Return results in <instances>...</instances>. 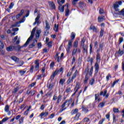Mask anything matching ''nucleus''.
<instances>
[{
	"label": "nucleus",
	"instance_id": "53",
	"mask_svg": "<svg viewBox=\"0 0 124 124\" xmlns=\"http://www.w3.org/2000/svg\"><path fill=\"white\" fill-rule=\"evenodd\" d=\"M103 20H104L103 17H99L98 18V21L99 23L102 22V21H103Z\"/></svg>",
	"mask_w": 124,
	"mask_h": 124
},
{
	"label": "nucleus",
	"instance_id": "40",
	"mask_svg": "<svg viewBox=\"0 0 124 124\" xmlns=\"http://www.w3.org/2000/svg\"><path fill=\"white\" fill-rule=\"evenodd\" d=\"M104 105H105V102L100 103L98 106V107L100 108H103Z\"/></svg>",
	"mask_w": 124,
	"mask_h": 124
},
{
	"label": "nucleus",
	"instance_id": "63",
	"mask_svg": "<svg viewBox=\"0 0 124 124\" xmlns=\"http://www.w3.org/2000/svg\"><path fill=\"white\" fill-rule=\"evenodd\" d=\"M105 121V119H102L101 120H100L98 124H103V122Z\"/></svg>",
	"mask_w": 124,
	"mask_h": 124
},
{
	"label": "nucleus",
	"instance_id": "39",
	"mask_svg": "<svg viewBox=\"0 0 124 124\" xmlns=\"http://www.w3.org/2000/svg\"><path fill=\"white\" fill-rule=\"evenodd\" d=\"M80 46L82 47H84V46H85V39H84V38L82 39L81 42Z\"/></svg>",
	"mask_w": 124,
	"mask_h": 124
},
{
	"label": "nucleus",
	"instance_id": "35",
	"mask_svg": "<svg viewBox=\"0 0 124 124\" xmlns=\"http://www.w3.org/2000/svg\"><path fill=\"white\" fill-rule=\"evenodd\" d=\"M104 45V44L103 43H101L99 45V49H98V50H101V51H102V48H103V46Z\"/></svg>",
	"mask_w": 124,
	"mask_h": 124
},
{
	"label": "nucleus",
	"instance_id": "10",
	"mask_svg": "<svg viewBox=\"0 0 124 124\" xmlns=\"http://www.w3.org/2000/svg\"><path fill=\"white\" fill-rule=\"evenodd\" d=\"M68 102V100H66L63 104L62 105V109L61 110L60 109V112H62V111H63V110H65L66 108H65V105L66 104V103Z\"/></svg>",
	"mask_w": 124,
	"mask_h": 124
},
{
	"label": "nucleus",
	"instance_id": "12",
	"mask_svg": "<svg viewBox=\"0 0 124 124\" xmlns=\"http://www.w3.org/2000/svg\"><path fill=\"white\" fill-rule=\"evenodd\" d=\"M66 9L65 10V16L67 17V16H68L69 15V13H70V11H69V9H68V5H66Z\"/></svg>",
	"mask_w": 124,
	"mask_h": 124
},
{
	"label": "nucleus",
	"instance_id": "31",
	"mask_svg": "<svg viewBox=\"0 0 124 124\" xmlns=\"http://www.w3.org/2000/svg\"><path fill=\"white\" fill-rule=\"evenodd\" d=\"M73 47H75V48L78 47V41L76 40L74 42Z\"/></svg>",
	"mask_w": 124,
	"mask_h": 124
},
{
	"label": "nucleus",
	"instance_id": "6",
	"mask_svg": "<svg viewBox=\"0 0 124 124\" xmlns=\"http://www.w3.org/2000/svg\"><path fill=\"white\" fill-rule=\"evenodd\" d=\"M36 43H37V40L35 39L34 41L31 43V44L29 46V48L30 49H31V48H33L36 45Z\"/></svg>",
	"mask_w": 124,
	"mask_h": 124
},
{
	"label": "nucleus",
	"instance_id": "11",
	"mask_svg": "<svg viewBox=\"0 0 124 124\" xmlns=\"http://www.w3.org/2000/svg\"><path fill=\"white\" fill-rule=\"evenodd\" d=\"M11 59L16 62H20V59L16 56H12Z\"/></svg>",
	"mask_w": 124,
	"mask_h": 124
},
{
	"label": "nucleus",
	"instance_id": "26",
	"mask_svg": "<svg viewBox=\"0 0 124 124\" xmlns=\"http://www.w3.org/2000/svg\"><path fill=\"white\" fill-rule=\"evenodd\" d=\"M82 109L83 112H84V113H88V112H89V109H88V108L85 107L83 106L82 107Z\"/></svg>",
	"mask_w": 124,
	"mask_h": 124
},
{
	"label": "nucleus",
	"instance_id": "17",
	"mask_svg": "<svg viewBox=\"0 0 124 124\" xmlns=\"http://www.w3.org/2000/svg\"><path fill=\"white\" fill-rule=\"evenodd\" d=\"M64 6H66V5L59 6V10H60V12H63L64 11Z\"/></svg>",
	"mask_w": 124,
	"mask_h": 124
},
{
	"label": "nucleus",
	"instance_id": "43",
	"mask_svg": "<svg viewBox=\"0 0 124 124\" xmlns=\"http://www.w3.org/2000/svg\"><path fill=\"white\" fill-rule=\"evenodd\" d=\"M118 55H120V56H122V55H124V51H121V49H119L118 51Z\"/></svg>",
	"mask_w": 124,
	"mask_h": 124
},
{
	"label": "nucleus",
	"instance_id": "62",
	"mask_svg": "<svg viewBox=\"0 0 124 124\" xmlns=\"http://www.w3.org/2000/svg\"><path fill=\"white\" fill-rule=\"evenodd\" d=\"M111 75L110 74H108V76L106 77V79L108 81H109V78H111Z\"/></svg>",
	"mask_w": 124,
	"mask_h": 124
},
{
	"label": "nucleus",
	"instance_id": "51",
	"mask_svg": "<svg viewBox=\"0 0 124 124\" xmlns=\"http://www.w3.org/2000/svg\"><path fill=\"white\" fill-rule=\"evenodd\" d=\"M71 92V89L70 87H67L66 90V93H70Z\"/></svg>",
	"mask_w": 124,
	"mask_h": 124
},
{
	"label": "nucleus",
	"instance_id": "60",
	"mask_svg": "<svg viewBox=\"0 0 124 124\" xmlns=\"http://www.w3.org/2000/svg\"><path fill=\"white\" fill-rule=\"evenodd\" d=\"M119 44H121L122 43V42H123L124 41V38L123 37H120L119 38Z\"/></svg>",
	"mask_w": 124,
	"mask_h": 124
},
{
	"label": "nucleus",
	"instance_id": "25",
	"mask_svg": "<svg viewBox=\"0 0 124 124\" xmlns=\"http://www.w3.org/2000/svg\"><path fill=\"white\" fill-rule=\"evenodd\" d=\"M40 116L41 117H43V116H44L45 117H46V116H48V112H42L40 114Z\"/></svg>",
	"mask_w": 124,
	"mask_h": 124
},
{
	"label": "nucleus",
	"instance_id": "34",
	"mask_svg": "<svg viewBox=\"0 0 124 124\" xmlns=\"http://www.w3.org/2000/svg\"><path fill=\"white\" fill-rule=\"evenodd\" d=\"M62 95H59L58 97H57V104H59L60 103V102L62 101Z\"/></svg>",
	"mask_w": 124,
	"mask_h": 124
},
{
	"label": "nucleus",
	"instance_id": "21",
	"mask_svg": "<svg viewBox=\"0 0 124 124\" xmlns=\"http://www.w3.org/2000/svg\"><path fill=\"white\" fill-rule=\"evenodd\" d=\"M65 82V78H61L59 81V83L61 86H63V84Z\"/></svg>",
	"mask_w": 124,
	"mask_h": 124
},
{
	"label": "nucleus",
	"instance_id": "33",
	"mask_svg": "<svg viewBox=\"0 0 124 124\" xmlns=\"http://www.w3.org/2000/svg\"><path fill=\"white\" fill-rule=\"evenodd\" d=\"M4 110L7 112H9V106L8 105H6L5 106V107L4 108Z\"/></svg>",
	"mask_w": 124,
	"mask_h": 124
},
{
	"label": "nucleus",
	"instance_id": "13",
	"mask_svg": "<svg viewBox=\"0 0 124 124\" xmlns=\"http://www.w3.org/2000/svg\"><path fill=\"white\" fill-rule=\"evenodd\" d=\"M83 50L82 53L83 54H85V53H86V54H88V46L85 45V46H82Z\"/></svg>",
	"mask_w": 124,
	"mask_h": 124
},
{
	"label": "nucleus",
	"instance_id": "4",
	"mask_svg": "<svg viewBox=\"0 0 124 124\" xmlns=\"http://www.w3.org/2000/svg\"><path fill=\"white\" fill-rule=\"evenodd\" d=\"M27 46H21L20 45H17V46H14V50L16 51H17V52H21V48H23V47H26Z\"/></svg>",
	"mask_w": 124,
	"mask_h": 124
},
{
	"label": "nucleus",
	"instance_id": "45",
	"mask_svg": "<svg viewBox=\"0 0 124 124\" xmlns=\"http://www.w3.org/2000/svg\"><path fill=\"white\" fill-rule=\"evenodd\" d=\"M3 47H4V45H3L2 41L0 40V48L1 49H3Z\"/></svg>",
	"mask_w": 124,
	"mask_h": 124
},
{
	"label": "nucleus",
	"instance_id": "55",
	"mask_svg": "<svg viewBox=\"0 0 124 124\" xmlns=\"http://www.w3.org/2000/svg\"><path fill=\"white\" fill-rule=\"evenodd\" d=\"M77 53V52H76V51L75 50V49H74L72 52V56H75V55H76Z\"/></svg>",
	"mask_w": 124,
	"mask_h": 124
},
{
	"label": "nucleus",
	"instance_id": "44",
	"mask_svg": "<svg viewBox=\"0 0 124 124\" xmlns=\"http://www.w3.org/2000/svg\"><path fill=\"white\" fill-rule=\"evenodd\" d=\"M93 67L92 66L90 69V71L89 72V75L90 76H92L93 74Z\"/></svg>",
	"mask_w": 124,
	"mask_h": 124
},
{
	"label": "nucleus",
	"instance_id": "27",
	"mask_svg": "<svg viewBox=\"0 0 124 124\" xmlns=\"http://www.w3.org/2000/svg\"><path fill=\"white\" fill-rule=\"evenodd\" d=\"M78 113V109L76 108L72 110L71 114L72 115H75V114H77Z\"/></svg>",
	"mask_w": 124,
	"mask_h": 124
},
{
	"label": "nucleus",
	"instance_id": "49",
	"mask_svg": "<svg viewBox=\"0 0 124 124\" xmlns=\"http://www.w3.org/2000/svg\"><path fill=\"white\" fill-rule=\"evenodd\" d=\"M113 111L114 113H119V109L114 108H113Z\"/></svg>",
	"mask_w": 124,
	"mask_h": 124
},
{
	"label": "nucleus",
	"instance_id": "64",
	"mask_svg": "<svg viewBox=\"0 0 124 124\" xmlns=\"http://www.w3.org/2000/svg\"><path fill=\"white\" fill-rule=\"evenodd\" d=\"M0 55H4V51L1 49H0Z\"/></svg>",
	"mask_w": 124,
	"mask_h": 124
},
{
	"label": "nucleus",
	"instance_id": "7",
	"mask_svg": "<svg viewBox=\"0 0 124 124\" xmlns=\"http://www.w3.org/2000/svg\"><path fill=\"white\" fill-rule=\"evenodd\" d=\"M59 72V70L58 69H56L54 72H53V73L52 74V75L50 77V79L51 80H54V78H55V77H56V75H57V74H58Z\"/></svg>",
	"mask_w": 124,
	"mask_h": 124
},
{
	"label": "nucleus",
	"instance_id": "20",
	"mask_svg": "<svg viewBox=\"0 0 124 124\" xmlns=\"http://www.w3.org/2000/svg\"><path fill=\"white\" fill-rule=\"evenodd\" d=\"M13 50H14V46H10L7 47V51H8V52L13 51Z\"/></svg>",
	"mask_w": 124,
	"mask_h": 124
},
{
	"label": "nucleus",
	"instance_id": "58",
	"mask_svg": "<svg viewBox=\"0 0 124 124\" xmlns=\"http://www.w3.org/2000/svg\"><path fill=\"white\" fill-rule=\"evenodd\" d=\"M84 122H85V123H88L89 121H90V119L86 117L83 120Z\"/></svg>",
	"mask_w": 124,
	"mask_h": 124
},
{
	"label": "nucleus",
	"instance_id": "15",
	"mask_svg": "<svg viewBox=\"0 0 124 124\" xmlns=\"http://www.w3.org/2000/svg\"><path fill=\"white\" fill-rule=\"evenodd\" d=\"M41 31H42L41 30L37 31L36 32V34H35L36 39H38V38H39V36L40 35V33H41Z\"/></svg>",
	"mask_w": 124,
	"mask_h": 124
},
{
	"label": "nucleus",
	"instance_id": "16",
	"mask_svg": "<svg viewBox=\"0 0 124 124\" xmlns=\"http://www.w3.org/2000/svg\"><path fill=\"white\" fill-rule=\"evenodd\" d=\"M81 116V113L80 112H78L75 117L74 118V120L75 121H78L79 120V118H80V116Z\"/></svg>",
	"mask_w": 124,
	"mask_h": 124
},
{
	"label": "nucleus",
	"instance_id": "52",
	"mask_svg": "<svg viewBox=\"0 0 124 124\" xmlns=\"http://www.w3.org/2000/svg\"><path fill=\"white\" fill-rule=\"evenodd\" d=\"M13 6H14V3L13 2H11L9 6V9H11Z\"/></svg>",
	"mask_w": 124,
	"mask_h": 124
},
{
	"label": "nucleus",
	"instance_id": "30",
	"mask_svg": "<svg viewBox=\"0 0 124 124\" xmlns=\"http://www.w3.org/2000/svg\"><path fill=\"white\" fill-rule=\"evenodd\" d=\"M57 1L59 5H62V4H63V3L65 2V0H57Z\"/></svg>",
	"mask_w": 124,
	"mask_h": 124
},
{
	"label": "nucleus",
	"instance_id": "32",
	"mask_svg": "<svg viewBox=\"0 0 124 124\" xmlns=\"http://www.w3.org/2000/svg\"><path fill=\"white\" fill-rule=\"evenodd\" d=\"M53 30L55 31H59V25L55 24Z\"/></svg>",
	"mask_w": 124,
	"mask_h": 124
},
{
	"label": "nucleus",
	"instance_id": "3",
	"mask_svg": "<svg viewBox=\"0 0 124 124\" xmlns=\"http://www.w3.org/2000/svg\"><path fill=\"white\" fill-rule=\"evenodd\" d=\"M89 70H90L89 67H87L85 70V71H86V75L85 76V77L84 78V84H87V82L89 80V76H88V73H89Z\"/></svg>",
	"mask_w": 124,
	"mask_h": 124
},
{
	"label": "nucleus",
	"instance_id": "24",
	"mask_svg": "<svg viewBox=\"0 0 124 124\" xmlns=\"http://www.w3.org/2000/svg\"><path fill=\"white\" fill-rule=\"evenodd\" d=\"M48 3L49 5H51V7H52L53 9H55V8H56V6L55 5V3H54L53 2H49Z\"/></svg>",
	"mask_w": 124,
	"mask_h": 124
},
{
	"label": "nucleus",
	"instance_id": "59",
	"mask_svg": "<svg viewBox=\"0 0 124 124\" xmlns=\"http://www.w3.org/2000/svg\"><path fill=\"white\" fill-rule=\"evenodd\" d=\"M78 0H73V1L72 2L73 5H75V4H76V2H77V1H78Z\"/></svg>",
	"mask_w": 124,
	"mask_h": 124
},
{
	"label": "nucleus",
	"instance_id": "14",
	"mask_svg": "<svg viewBox=\"0 0 124 124\" xmlns=\"http://www.w3.org/2000/svg\"><path fill=\"white\" fill-rule=\"evenodd\" d=\"M95 73H97L98 72V70H99V65H98V63L97 62H96L95 63Z\"/></svg>",
	"mask_w": 124,
	"mask_h": 124
},
{
	"label": "nucleus",
	"instance_id": "22",
	"mask_svg": "<svg viewBox=\"0 0 124 124\" xmlns=\"http://www.w3.org/2000/svg\"><path fill=\"white\" fill-rule=\"evenodd\" d=\"M45 29L47 30H50V24L48 22V21H46V27Z\"/></svg>",
	"mask_w": 124,
	"mask_h": 124
},
{
	"label": "nucleus",
	"instance_id": "42",
	"mask_svg": "<svg viewBox=\"0 0 124 124\" xmlns=\"http://www.w3.org/2000/svg\"><path fill=\"white\" fill-rule=\"evenodd\" d=\"M53 87H54V83L49 84L48 88L49 90H52V89H53Z\"/></svg>",
	"mask_w": 124,
	"mask_h": 124
},
{
	"label": "nucleus",
	"instance_id": "56",
	"mask_svg": "<svg viewBox=\"0 0 124 124\" xmlns=\"http://www.w3.org/2000/svg\"><path fill=\"white\" fill-rule=\"evenodd\" d=\"M52 94H53V93L51 92H48L47 94H46V96H52Z\"/></svg>",
	"mask_w": 124,
	"mask_h": 124
},
{
	"label": "nucleus",
	"instance_id": "29",
	"mask_svg": "<svg viewBox=\"0 0 124 124\" xmlns=\"http://www.w3.org/2000/svg\"><path fill=\"white\" fill-rule=\"evenodd\" d=\"M104 33V29H101L100 31V37H102Z\"/></svg>",
	"mask_w": 124,
	"mask_h": 124
},
{
	"label": "nucleus",
	"instance_id": "8",
	"mask_svg": "<svg viewBox=\"0 0 124 124\" xmlns=\"http://www.w3.org/2000/svg\"><path fill=\"white\" fill-rule=\"evenodd\" d=\"M90 30H92L94 32H97V28L93 24L91 25Z\"/></svg>",
	"mask_w": 124,
	"mask_h": 124
},
{
	"label": "nucleus",
	"instance_id": "2",
	"mask_svg": "<svg viewBox=\"0 0 124 124\" xmlns=\"http://www.w3.org/2000/svg\"><path fill=\"white\" fill-rule=\"evenodd\" d=\"M36 30V28H35L32 29V31L31 32V36L28 39L27 41H26L25 44L24 45V46H28V45H29V44L30 43V42L32 40V39L33 38V36H34V33H35Z\"/></svg>",
	"mask_w": 124,
	"mask_h": 124
},
{
	"label": "nucleus",
	"instance_id": "23",
	"mask_svg": "<svg viewBox=\"0 0 124 124\" xmlns=\"http://www.w3.org/2000/svg\"><path fill=\"white\" fill-rule=\"evenodd\" d=\"M40 18V16L38 15L36 18L35 19V22H37V25L39 24V18Z\"/></svg>",
	"mask_w": 124,
	"mask_h": 124
},
{
	"label": "nucleus",
	"instance_id": "38",
	"mask_svg": "<svg viewBox=\"0 0 124 124\" xmlns=\"http://www.w3.org/2000/svg\"><path fill=\"white\" fill-rule=\"evenodd\" d=\"M74 49L76 51V53H79V54L81 53V49H80V48L78 47H75Z\"/></svg>",
	"mask_w": 124,
	"mask_h": 124
},
{
	"label": "nucleus",
	"instance_id": "46",
	"mask_svg": "<svg viewBox=\"0 0 124 124\" xmlns=\"http://www.w3.org/2000/svg\"><path fill=\"white\" fill-rule=\"evenodd\" d=\"M84 5V3H83V2H80L79 3V7L81 8V9H83V6Z\"/></svg>",
	"mask_w": 124,
	"mask_h": 124
},
{
	"label": "nucleus",
	"instance_id": "47",
	"mask_svg": "<svg viewBox=\"0 0 124 124\" xmlns=\"http://www.w3.org/2000/svg\"><path fill=\"white\" fill-rule=\"evenodd\" d=\"M119 81H120V79H117V80L114 81L113 83V84L111 86L112 88H113L114 87V86H115V85H116V84H117V83H118V82Z\"/></svg>",
	"mask_w": 124,
	"mask_h": 124
},
{
	"label": "nucleus",
	"instance_id": "36",
	"mask_svg": "<svg viewBox=\"0 0 124 124\" xmlns=\"http://www.w3.org/2000/svg\"><path fill=\"white\" fill-rule=\"evenodd\" d=\"M73 43V40H69L68 44V46L70 47L71 46H72V43Z\"/></svg>",
	"mask_w": 124,
	"mask_h": 124
},
{
	"label": "nucleus",
	"instance_id": "54",
	"mask_svg": "<svg viewBox=\"0 0 124 124\" xmlns=\"http://www.w3.org/2000/svg\"><path fill=\"white\" fill-rule=\"evenodd\" d=\"M35 93V91H30V94L31 96L34 95V94Z\"/></svg>",
	"mask_w": 124,
	"mask_h": 124
},
{
	"label": "nucleus",
	"instance_id": "41",
	"mask_svg": "<svg viewBox=\"0 0 124 124\" xmlns=\"http://www.w3.org/2000/svg\"><path fill=\"white\" fill-rule=\"evenodd\" d=\"M71 40H73L75 38V34L74 32H72L71 34Z\"/></svg>",
	"mask_w": 124,
	"mask_h": 124
},
{
	"label": "nucleus",
	"instance_id": "61",
	"mask_svg": "<svg viewBox=\"0 0 124 124\" xmlns=\"http://www.w3.org/2000/svg\"><path fill=\"white\" fill-rule=\"evenodd\" d=\"M55 64V62H52L50 64V68H53L54 67V65Z\"/></svg>",
	"mask_w": 124,
	"mask_h": 124
},
{
	"label": "nucleus",
	"instance_id": "57",
	"mask_svg": "<svg viewBox=\"0 0 124 124\" xmlns=\"http://www.w3.org/2000/svg\"><path fill=\"white\" fill-rule=\"evenodd\" d=\"M24 123V117H21L19 120V124H23Z\"/></svg>",
	"mask_w": 124,
	"mask_h": 124
},
{
	"label": "nucleus",
	"instance_id": "1",
	"mask_svg": "<svg viewBox=\"0 0 124 124\" xmlns=\"http://www.w3.org/2000/svg\"><path fill=\"white\" fill-rule=\"evenodd\" d=\"M120 5H122V1L115 2V3L113 4V7L115 11H116V12L117 11L119 12L118 14L119 15H122L124 18V8L121 11H120V10L118 9L119 8Z\"/></svg>",
	"mask_w": 124,
	"mask_h": 124
},
{
	"label": "nucleus",
	"instance_id": "9",
	"mask_svg": "<svg viewBox=\"0 0 124 124\" xmlns=\"http://www.w3.org/2000/svg\"><path fill=\"white\" fill-rule=\"evenodd\" d=\"M39 60H37L35 61V70H38V69H39Z\"/></svg>",
	"mask_w": 124,
	"mask_h": 124
},
{
	"label": "nucleus",
	"instance_id": "37",
	"mask_svg": "<svg viewBox=\"0 0 124 124\" xmlns=\"http://www.w3.org/2000/svg\"><path fill=\"white\" fill-rule=\"evenodd\" d=\"M27 71H25V70H20L19 71V73L21 75V76H23V75H24L26 72Z\"/></svg>",
	"mask_w": 124,
	"mask_h": 124
},
{
	"label": "nucleus",
	"instance_id": "28",
	"mask_svg": "<svg viewBox=\"0 0 124 124\" xmlns=\"http://www.w3.org/2000/svg\"><path fill=\"white\" fill-rule=\"evenodd\" d=\"M80 88L79 87V83L77 82L76 87L75 88V91H76V93H77V91Z\"/></svg>",
	"mask_w": 124,
	"mask_h": 124
},
{
	"label": "nucleus",
	"instance_id": "18",
	"mask_svg": "<svg viewBox=\"0 0 124 124\" xmlns=\"http://www.w3.org/2000/svg\"><path fill=\"white\" fill-rule=\"evenodd\" d=\"M78 74V71L76 70L75 73L73 75L72 77V78H71V82H73V79L75 78H76V75Z\"/></svg>",
	"mask_w": 124,
	"mask_h": 124
},
{
	"label": "nucleus",
	"instance_id": "48",
	"mask_svg": "<svg viewBox=\"0 0 124 124\" xmlns=\"http://www.w3.org/2000/svg\"><path fill=\"white\" fill-rule=\"evenodd\" d=\"M19 91V89H18V87H16V88H15L14 91L13 92V93H16L17 92Z\"/></svg>",
	"mask_w": 124,
	"mask_h": 124
},
{
	"label": "nucleus",
	"instance_id": "19",
	"mask_svg": "<svg viewBox=\"0 0 124 124\" xmlns=\"http://www.w3.org/2000/svg\"><path fill=\"white\" fill-rule=\"evenodd\" d=\"M20 27V22H17L15 24L12 25L11 28H16Z\"/></svg>",
	"mask_w": 124,
	"mask_h": 124
},
{
	"label": "nucleus",
	"instance_id": "50",
	"mask_svg": "<svg viewBox=\"0 0 124 124\" xmlns=\"http://www.w3.org/2000/svg\"><path fill=\"white\" fill-rule=\"evenodd\" d=\"M93 83H94V78H92L90 81V85H93Z\"/></svg>",
	"mask_w": 124,
	"mask_h": 124
},
{
	"label": "nucleus",
	"instance_id": "5",
	"mask_svg": "<svg viewBox=\"0 0 124 124\" xmlns=\"http://www.w3.org/2000/svg\"><path fill=\"white\" fill-rule=\"evenodd\" d=\"M100 51V49H97L96 51L97 55L96 60L97 61V62H100V54H99Z\"/></svg>",
	"mask_w": 124,
	"mask_h": 124
}]
</instances>
